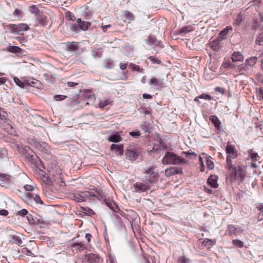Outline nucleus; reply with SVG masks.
Segmentation results:
<instances>
[{
	"instance_id": "obj_1",
	"label": "nucleus",
	"mask_w": 263,
	"mask_h": 263,
	"mask_svg": "<svg viewBox=\"0 0 263 263\" xmlns=\"http://www.w3.org/2000/svg\"><path fill=\"white\" fill-rule=\"evenodd\" d=\"M185 162V160L172 152H167L166 153L162 160V163L163 165L172 164L178 165Z\"/></svg>"
},
{
	"instance_id": "obj_2",
	"label": "nucleus",
	"mask_w": 263,
	"mask_h": 263,
	"mask_svg": "<svg viewBox=\"0 0 263 263\" xmlns=\"http://www.w3.org/2000/svg\"><path fill=\"white\" fill-rule=\"evenodd\" d=\"M47 181L49 183H54L61 186L65 185V183L61 177V170L59 168L55 170L54 168H50L48 171V176L47 177Z\"/></svg>"
},
{
	"instance_id": "obj_3",
	"label": "nucleus",
	"mask_w": 263,
	"mask_h": 263,
	"mask_svg": "<svg viewBox=\"0 0 263 263\" xmlns=\"http://www.w3.org/2000/svg\"><path fill=\"white\" fill-rule=\"evenodd\" d=\"M153 182L149 178H145L141 182H137L133 185L134 190L136 192H146L151 189Z\"/></svg>"
},
{
	"instance_id": "obj_4",
	"label": "nucleus",
	"mask_w": 263,
	"mask_h": 263,
	"mask_svg": "<svg viewBox=\"0 0 263 263\" xmlns=\"http://www.w3.org/2000/svg\"><path fill=\"white\" fill-rule=\"evenodd\" d=\"M237 157V154L236 151L227 154L226 167L230 171L231 176L237 175L236 168L232 164V159Z\"/></svg>"
},
{
	"instance_id": "obj_5",
	"label": "nucleus",
	"mask_w": 263,
	"mask_h": 263,
	"mask_svg": "<svg viewBox=\"0 0 263 263\" xmlns=\"http://www.w3.org/2000/svg\"><path fill=\"white\" fill-rule=\"evenodd\" d=\"M82 194L85 200L86 199L90 200L93 197H95L99 200L104 198V194L102 192L96 190L83 192Z\"/></svg>"
},
{
	"instance_id": "obj_6",
	"label": "nucleus",
	"mask_w": 263,
	"mask_h": 263,
	"mask_svg": "<svg viewBox=\"0 0 263 263\" xmlns=\"http://www.w3.org/2000/svg\"><path fill=\"white\" fill-rule=\"evenodd\" d=\"M13 183V178L9 175L0 173V185L6 188Z\"/></svg>"
},
{
	"instance_id": "obj_7",
	"label": "nucleus",
	"mask_w": 263,
	"mask_h": 263,
	"mask_svg": "<svg viewBox=\"0 0 263 263\" xmlns=\"http://www.w3.org/2000/svg\"><path fill=\"white\" fill-rule=\"evenodd\" d=\"M9 27L12 29L13 32L16 33H21L22 31L29 30V26L26 24H19L17 25L10 24Z\"/></svg>"
},
{
	"instance_id": "obj_8",
	"label": "nucleus",
	"mask_w": 263,
	"mask_h": 263,
	"mask_svg": "<svg viewBox=\"0 0 263 263\" xmlns=\"http://www.w3.org/2000/svg\"><path fill=\"white\" fill-rule=\"evenodd\" d=\"M139 154V153L133 148H128L125 152L126 158L132 161L137 159Z\"/></svg>"
},
{
	"instance_id": "obj_9",
	"label": "nucleus",
	"mask_w": 263,
	"mask_h": 263,
	"mask_svg": "<svg viewBox=\"0 0 263 263\" xmlns=\"http://www.w3.org/2000/svg\"><path fill=\"white\" fill-rule=\"evenodd\" d=\"M182 174V170L180 167L172 166L165 170V175L167 177L176 175Z\"/></svg>"
},
{
	"instance_id": "obj_10",
	"label": "nucleus",
	"mask_w": 263,
	"mask_h": 263,
	"mask_svg": "<svg viewBox=\"0 0 263 263\" xmlns=\"http://www.w3.org/2000/svg\"><path fill=\"white\" fill-rule=\"evenodd\" d=\"M141 128L145 132H147L149 133H151L154 128L153 123L152 119L146 121H143L141 125Z\"/></svg>"
},
{
	"instance_id": "obj_11",
	"label": "nucleus",
	"mask_w": 263,
	"mask_h": 263,
	"mask_svg": "<svg viewBox=\"0 0 263 263\" xmlns=\"http://www.w3.org/2000/svg\"><path fill=\"white\" fill-rule=\"evenodd\" d=\"M66 50L69 52H75L79 50L80 45L78 42H72L66 43Z\"/></svg>"
},
{
	"instance_id": "obj_12",
	"label": "nucleus",
	"mask_w": 263,
	"mask_h": 263,
	"mask_svg": "<svg viewBox=\"0 0 263 263\" xmlns=\"http://www.w3.org/2000/svg\"><path fill=\"white\" fill-rule=\"evenodd\" d=\"M194 30V27L191 25H189L183 26L179 29L175 31V34L176 35L185 34L189 32L193 31Z\"/></svg>"
},
{
	"instance_id": "obj_13",
	"label": "nucleus",
	"mask_w": 263,
	"mask_h": 263,
	"mask_svg": "<svg viewBox=\"0 0 263 263\" xmlns=\"http://www.w3.org/2000/svg\"><path fill=\"white\" fill-rule=\"evenodd\" d=\"M110 149L114 151L117 156H122L123 154V146L122 144H112L110 145Z\"/></svg>"
},
{
	"instance_id": "obj_14",
	"label": "nucleus",
	"mask_w": 263,
	"mask_h": 263,
	"mask_svg": "<svg viewBox=\"0 0 263 263\" xmlns=\"http://www.w3.org/2000/svg\"><path fill=\"white\" fill-rule=\"evenodd\" d=\"M148 84L150 86L158 87V89H160L162 87L163 82L155 77H152L148 81Z\"/></svg>"
},
{
	"instance_id": "obj_15",
	"label": "nucleus",
	"mask_w": 263,
	"mask_h": 263,
	"mask_svg": "<svg viewBox=\"0 0 263 263\" xmlns=\"http://www.w3.org/2000/svg\"><path fill=\"white\" fill-rule=\"evenodd\" d=\"M85 259L89 263H97L99 261V257L96 254L90 253L85 255Z\"/></svg>"
},
{
	"instance_id": "obj_16",
	"label": "nucleus",
	"mask_w": 263,
	"mask_h": 263,
	"mask_svg": "<svg viewBox=\"0 0 263 263\" xmlns=\"http://www.w3.org/2000/svg\"><path fill=\"white\" fill-rule=\"evenodd\" d=\"M38 24L41 26L45 27L48 23L47 17L44 14H39L37 16Z\"/></svg>"
},
{
	"instance_id": "obj_17",
	"label": "nucleus",
	"mask_w": 263,
	"mask_h": 263,
	"mask_svg": "<svg viewBox=\"0 0 263 263\" xmlns=\"http://www.w3.org/2000/svg\"><path fill=\"white\" fill-rule=\"evenodd\" d=\"M77 22L79 25L80 29L83 31H86L91 25L90 22L82 21L81 18H78Z\"/></svg>"
},
{
	"instance_id": "obj_18",
	"label": "nucleus",
	"mask_w": 263,
	"mask_h": 263,
	"mask_svg": "<svg viewBox=\"0 0 263 263\" xmlns=\"http://www.w3.org/2000/svg\"><path fill=\"white\" fill-rule=\"evenodd\" d=\"M200 99L211 101L213 99V97L209 94L202 93L200 96L196 97L194 99V101L196 103H197L198 104H200L201 102L199 100Z\"/></svg>"
},
{
	"instance_id": "obj_19",
	"label": "nucleus",
	"mask_w": 263,
	"mask_h": 263,
	"mask_svg": "<svg viewBox=\"0 0 263 263\" xmlns=\"http://www.w3.org/2000/svg\"><path fill=\"white\" fill-rule=\"evenodd\" d=\"M243 55L238 51H235L232 54L231 59L233 62H241L243 60Z\"/></svg>"
},
{
	"instance_id": "obj_20",
	"label": "nucleus",
	"mask_w": 263,
	"mask_h": 263,
	"mask_svg": "<svg viewBox=\"0 0 263 263\" xmlns=\"http://www.w3.org/2000/svg\"><path fill=\"white\" fill-rule=\"evenodd\" d=\"M10 241L13 243H15L18 246H21L22 243V240L21 238L17 235H10L9 236Z\"/></svg>"
},
{
	"instance_id": "obj_21",
	"label": "nucleus",
	"mask_w": 263,
	"mask_h": 263,
	"mask_svg": "<svg viewBox=\"0 0 263 263\" xmlns=\"http://www.w3.org/2000/svg\"><path fill=\"white\" fill-rule=\"evenodd\" d=\"M217 177L216 176H211L208 179V183L209 185L213 188H217L218 184L217 182Z\"/></svg>"
},
{
	"instance_id": "obj_22",
	"label": "nucleus",
	"mask_w": 263,
	"mask_h": 263,
	"mask_svg": "<svg viewBox=\"0 0 263 263\" xmlns=\"http://www.w3.org/2000/svg\"><path fill=\"white\" fill-rule=\"evenodd\" d=\"M166 148V146L165 145V144H164L163 141L160 140L159 142V143H158V144L155 143L154 144V145L153 146V149L152 150V152H155L158 151V150L165 149Z\"/></svg>"
},
{
	"instance_id": "obj_23",
	"label": "nucleus",
	"mask_w": 263,
	"mask_h": 263,
	"mask_svg": "<svg viewBox=\"0 0 263 263\" xmlns=\"http://www.w3.org/2000/svg\"><path fill=\"white\" fill-rule=\"evenodd\" d=\"M105 196H104V197ZM104 200L105 204L111 210H112L114 212H117L118 210L117 206L116 205L115 203L113 201H109L104 198L102 199Z\"/></svg>"
},
{
	"instance_id": "obj_24",
	"label": "nucleus",
	"mask_w": 263,
	"mask_h": 263,
	"mask_svg": "<svg viewBox=\"0 0 263 263\" xmlns=\"http://www.w3.org/2000/svg\"><path fill=\"white\" fill-rule=\"evenodd\" d=\"M209 47L215 51H218L220 48L219 42L218 40H213L209 43Z\"/></svg>"
},
{
	"instance_id": "obj_25",
	"label": "nucleus",
	"mask_w": 263,
	"mask_h": 263,
	"mask_svg": "<svg viewBox=\"0 0 263 263\" xmlns=\"http://www.w3.org/2000/svg\"><path fill=\"white\" fill-rule=\"evenodd\" d=\"M210 120L214 125L215 128L217 129H219L220 127L221 122L218 119L217 116H210Z\"/></svg>"
},
{
	"instance_id": "obj_26",
	"label": "nucleus",
	"mask_w": 263,
	"mask_h": 263,
	"mask_svg": "<svg viewBox=\"0 0 263 263\" xmlns=\"http://www.w3.org/2000/svg\"><path fill=\"white\" fill-rule=\"evenodd\" d=\"M83 96L85 99H95V95H94L93 92L89 89L85 90L83 92Z\"/></svg>"
},
{
	"instance_id": "obj_27",
	"label": "nucleus",
	"mask_w": 263,
	"mask_h": 263,
	"mask_svg": "<svg viewBox=\"0 0 263 263\" xmlns=\"http://www.w3.org/2000/svg\"><path fill=\"white\" fill-rule=\"evenodd\" d=\"M257 58L256 57H252L249 59H247L246 60V65H248L250 66H254L257 62Z\"/></svg>"
},
{
	"instance_id": "obj_28",
	"label": "nucleus",
	"mask_w": 263,
	"mask_h": 263,
	"mask_svg": "<svg viewBox=\"0 0 263 263\" xmlns=\"http://www.w3.org/2000/svg\"><path fill=\"white\" fill-rule=\"evenodd\" d=\"M114 61L110 59H107L104 61V66L107 69H111L114 67Z\"/></svg>"
},
{
	"instance_id": "obj_29",
	"label": "nucleus",
	"mask_w": 263,
	"mask_h": 263,
	"mask_svg": "<svg viewBox=\"0 0 263 263\" xmlns=\"http://www.w3.org/2000/svg\"><path fill=\"white\" fill-rule=\"evenodd\" d=\"M129 67L131 68V69L133 71H137L140 72H144V69L143 68L140 67V66L135 64L130 63L129 64Z\"/></svg>"
},
{
	"instance_id": "obj_30",
	"label": "nucleus",
	"mask_w": 263,
	"mask_h": 263,
	"mask_svg": "<svg viewBox=\"0 0 263 263\" xmlns=\"http://www.w3.org/2000/svg\"><path fill=\"white\" fill-rule=\"evenodd\" d=\"M111 101H110L109 99H105L100 101L98 104V106L99 108H103L106 106L110 104L111 103Z\"/></svg>"
},
{
	"instance_id": "obj_31",
	"label": "nucleus",
	"mask_w": 263,
	"mask_h": 263,
	"mask_svg": "<svg viewBox=\"0 0 263 263\" xmlns=\"http://www.w3.org/2000/svg\"><path fill=\"white\" fill-rule=\"evenodd\" d=\"M212 158L210 156H206V163L209 170H212L214 167V163L212 160Z\"/></svg>"
},
{
	"instance_id": "obj_32",
	"label": "nucleus",
	"mask_w": 263,
	"mask_h": 263,
	"mask_svg": "<svg viewBox=\"0 0 263 263\" xmlns=\"http://www.w3.org/2000/svg\"><path fill=\"white\" fill-rule=\"evenodd\" d=\"M124 16L129 21H133L135 20L134 15L128 11H124L123 12Z\"/></svg>"
},
{
	"instance_id": "obj_33",
	"label": "nucleus",
	"mask_w": 263,
	"mask_h": 263,
	"mask_svg": "<svg viewBox=\"0 0 263 263\" xmlns=\"http://www.w3.org/2000/svg\"><path fill=\"white\" fill-rule=\"evenodd\" d=\"M108 140L110 142H118L121 140V137L118 134H114L109 137Z\"/></svg>"
},
{
	"instance_id": "obj_34",
	"label": "nucleus",
	"mask_w": 263,
	"mask_h": 263,
	"mask_svg": "<svg viewBox=\"0 0 263 263\" xmlns=\"http://www.w3.org/2000/svg\"><path fill=\"white\" fill-rule=\"evenodd\" d=\"M216 243V240L214 239H205L202 241V244L205 246L211 247Z\"/></svg>"
},
{
	"instance_id": "obj_35",
	"label": "nucleus",
	"mask_w": 263,
	"mask_h": 263,
	"mask_svg": "<svg viewBox=\"0 0 263 263\" xmlns=\"http://www.w3.org/2000/svg\"><path fill=\"white\" fill-rule=\"evenodd\" d=\"M7 50L12 53H18L21 52L22 49L17 46H10L8 47Z\"/></svg>"
},
{
	"instance_id": "obj_36",
	"label": "nucleus",
	"mask_w": 263,
	"mask_h": 263,
	"mask_svg": "<svg viewBox=\"0 0 263 263\" xmlns=\"http://www.w3.org/2000/svg\"><path fill=\"white\" fill-rule=\"evenodd\" d=\"M232 30V27L230 26L226 27V28L221 31L220 34L222 39H225V36L228 34L230 31Z\"/></svg>"
},
{
	"instance_id": "obj_37",
	"label": "nucleus",
	"mask_w": 263,
	"mask_h": 263,
	"mask_svg": "<svg viewBox=\"0 0 263 263\" xmlns=\"http://www.w3.org/2000/svg\"><path fill=\"white\" fill-rule=\"evenodd\" d=\"M73 199L78 202H81L85 201V199H84L82 193L80 194H74L73 196Z\"/></svg>"
},
{
	"instance_id": "obj_38",
	"label": "nucleus",
	"mask_w": 263,
	"mask_h": 263,
	"mask_svg": "<svg viewBox=\"0 0 263 263\" xmlns=\"http://www.w3.org/2000/svg\"><path fill=\"white\" fill-rule=\"evenodd\" d=\"M243 19L242 14L241 13H239L237 16V18L234 21L233 25L235 26H238L240 24Z\"/></svg>"
},
{
	"instance_id": "obj_39",
	"label": "nucleus",
	"mask_w": 263,
	"mask_h": 263,
	"mask_svg": "<svg viewBox=\"0 0 263 263\" xmlns=\"http://www.w3.org/2000/svg\"><path fill=\"white\" fill-rule=\"evenodd\" d=\"M249 156L253 162L256 161L257 158L258 157V154L253 152V149H251L248 152Z\"/></svg>"
},
{
	"instance_id": "obj_40",
	"label": "nucleus",
	"mask_w": 263,
	"mask_h": 263,
	"mask_svg": "<svg viewBox=\"0 0 263 263\" xmlns=\"http://www.w3.org/2000/svg\"><path fill=\"white\" fill-rule=\"evenodd\" d=\"M238 230L237 228H236L233 225H229L228 226V230L229 232V233L231 234H234L235 235L238 234V232H236V230Z\"/></svg>"
},
{
	"instance_id": "obj_41",
	"label": "nucleus",
	"mask_w": 263,
	"mask_h": 263,
	"mask_svg": "<svg viewBox=\"0 0 263 263\" xmlns=\"http://www.w3.org/2000/svg\"><path fill=\"white\" fill-rule=\"evenodd\" d=\"M177 262L178 263H191V260L184 256L180 257Z\"/></svg>"
},
{
	"instance_id": "obj_42",
	"label": "nucleus",
	"mask_w": 263,
	"mask_h": 263,
	"mask_svg": "<svg viewBox=\"0 0 263 263\" xmlns=\"http://www.w3.org/2000/svg\"><path fill=\"white\" fill-rule=\"evenodd\" d=\"M15 84L21 88H24L25 87L24 83L21 81L18 78L14 77L13 78Z\"/></svg>"
},
{
	"instance_id": "obj_43",
	"label": "nucleus",
	"mask_w": 263,
	"mask_h": 263,
	"mask_svg": "<svg viewBox=\"0 0 263 263\" xmlns=\"http://www.w3.org/2000/svg\"><path fill=\"white\" fill-rule=\"evenodd\" d=\"M235 151L234 146L230 144L229 143H228L226 147L227 154H230Z\"/></svg>"
},
{
	"instance_id": "obj_44",
	"label": "nucleus",
	"mask_w": 263,
	"mask_h": 263,
	"mask_svg": "<svg viewBox=\"0 0 263 263\" xmlns=\"http://www.w3.org/2000/svg\"><path fill=\"white\" fill-rule=\"evenodd\" d=\"M256 43L260 46L263 45V33L258 35L256 40Z\"/></svg>"
},
{
	"instance_id": "obj_45",
	"label": "nucleus",
	"mask_w": 263,
	"mask_h": 263,
	"mask_svg": "<svg viewBox=\"0 0 263 263\" xmlns=\"http://www.w3.org/2000/svg\"><path fill=\"white\" fill-rule=\"evenodd\" d=\"M70 29L72 31L77 32V33L79 32L80 30L79 25L78 26L77 25H76L75 24H71L70 25Z\"/></svg>"
},
{
	"instance_id": "obj_46",
	"label": "nucleus",
	"mask_w": 263,
	"mask_h": 263,
	"mask_svg": "<svg viewBox=\"0 0 263 263\" xmlns=\"http://www.w3.org/2000/svg\"><path fill=\"white\" fill-rule=\"evenodd\" d=\"M153 63H156L158 64H161V61L160 60L158 59L156 57L154 56H150L148 58Z\"/></svg>"
},
{
	"instance_id": "obj_47",
	"label": "nucleus",
	"mask_w": 263,
	"mask_h": 263,
	"mask_svg": "<svg viewBox=\"0 0 263 263\" xmlns=\"http://www.w3.org/2000/svg\"><path fill=\"white\" fill-rule=\"evenodd\" d=\"M144 173L148 175V177H146V178H150L151 179V175L154 173L153 167H149L148 170H146Z\"/></svg>"
},
{
	"instance_id": "obj_48",
	"label": "nucleus",
	"mask_w": 263,
	"mask_h": 263,
	"mask_svg": "<svg viewBox=\"0 0 263 263\" xmlns=\"http://www.w3.org/2000/svg\"><path fill=\"white\" fill-rule=\"evenodd\" d=\"M30 11L35 14H37L39 13V9L36 7L35 5H32L29 7Z\"/></svg>"
},
{
	"instance_id": "obj_49",
	"label": "nucleus",
	"mask_w": 263,
	"mask_h": 263,
	"mask_svg": "<svg viewBox=\"0 0 263 263\" xmlns=\"http://www.w3.org/2000/svg\"><path fill=\"white\" fill-rule=\"evenodd\" d=\"M214 90L216 92L220 93L221 95H224L226 93L225 89L224 88L220 87V86L216 87L214 88Z\"/></svg>"
},
{
	"instance_id": "obj_50",
	"label": "nucleus",
	"mask_w": 263,
	"mask_h": 263,
	"mask_svg": "<svg viewBox=\"0 0 263 263\" xmlns=\"http://www.w3.org/2000/svg\"><path fill=\"white\" fill-rule=\"evenodd\" d=\"M232 242L234 245L238 246L239 248H242L244 245L243 242L238 239L233 240Z\"/></svg>"
},
{
	"instance_id": "obj_51",
	"label": "nucleus",
	"mask_w": 263,
	"mask_h": 263,
	"mask_svg": "<svg viewBox=\"0 0 263 263\" xmlns=\"http://www.w3.org/2000/svg\"><path fill=\"white\" fill-rule=\"evenodd\" d=\"M147 41L148 43L155 44L157 41V39L155 36L149 35L147 39Z\"/></svg>"
},
{
	"instance_id": "obj_52",
	"label": "nucleus",
	"mask_w": 263,
	"mask_h": 263,
	"mask_svg": "<svg viewBox=\"0 0 263 263\" xmlns=\"http://www.w3.org/2000/svg\"><path fill=\"white\" fill-rule=\"evenodd\" d=\"M33 200L36 203L41 204H43V202L41 200L40 197L37 195L35 194L34 196H33Z\"/></svg>"
},
{
	"instance_id": "obj_53",
	"label": "nucleus",
	"mask_w": 263,
	"mask_h": 263,
	"mask_svg": "<svg viewBox=\"0 0 263 263\" xmlns=\"http://www.w3.org/2000/svg\"><path fill=\"white\" fill-rule=\"evenodd\" d=\"M66 17L71 21H74L75 19L74 15L70 11L67 12L66 14Z\"/></svg>"
},
{
	"instance_id": "obj_54",
	"label": "nucleus",
	"mask_w": 263,
	"mask_h": 263,
	"mask_svg": "<svg viewBox=\"0 0 263 263\" xmlns=\"http://www.w3.org/2000/svg\"><path fill=\"white\" fill-rule=\"evenodd\" d=\"M260 24L257 21L255 20L252 24V28L253 30H256L260 28Z\"/></svg>"
},
{
	"instance_id": "obj_55",
	"label": "nucleus",
	"mask_w": 263,
	"mask_h": 263,
	"mask_svg": "<svg viewBox=\"0 0 263 263\" xmlns=\"http://www.w3.org/2000/svg\"><path fill=\"white\" fill-rule=\"evenodd\" d=\"M7 151L5 149H3L0 151V159H3L7 156Z\"/></svg>"
},
{
	"instance_id": "obj_56",
	"label": "nucleus",
	"mask_w": 263,
	"mask_h": 263,
	"mask_svg": "<svg viewBox=\"0 0 263 263\" xmlns=\"http://www.w3.org/2000/svg\"><path fill=\"white\" fill-rule=\"evenodd\" d=\"M27 214H28V211L26 209H22V210L18 211L17 213V215H20V216H24L26 215Z\"/></svg>"
},
{
	"instance_id": "obj_57",
	"label": "nucleus",
	"mask_w": 263,
	"mask_h": 263,
	"mask_svg": "<svg viewBox=\"0 0 263 263\" xmlns=\"http://www.w3.org/2000/svg\"><path fill=\"white\" fill-rule=\"evenodd\" d=\"M66 98V96L64 95H55L54 97V99L55 101H61L63 100Z\"/></svg>"
},
{
	"instance_id": "obj_58",
	"label": "nucleus",
	"mask_w": 263,
	"mask_h": 263,
	"mask_svg": "<svg viewBox=\"0 0 263 263\" xmlns=\"http://www.w3.org/2000/svg\"><path fill=\"white\" fill-rule=\"evenodd\" d=\"M129 134L134 138H138L140 135L139 131H133L130 132Z\"/></svg>"
},
{
	"instance_id": "obj_59",
	"label": "nucleus",
	"mask_w": 263,
	"mask_h": 263,
	"mask_svg": "<svg viewBox=\"0 0 263 263\" xmlns=\"http://www.w3.org/2000/svg\"><path fill=\"white\" fill-rule=\"evenodd\" d=\"M35 194L33 193H27L26 195V197L27 198V201H29V200L32 199H33V196H34Z\"/></svg>"
},
{
	"instance_id": "obj_60",
	"label": "nucleus",
	"mask_w": 263,
	"mask_h": 263,
	"mask_svg": "<svg viewBox=\"0 0 263 263\" xmlns=\"http://www.w3.org/2000/svg\"><path fill=\"white\" fill-rule=\"evenodd\" d=\"M24 188L27 191H32L33 190V187L31 185L26 184L24 186Z\"/></svg>"
},
{
	"instance_id": "obj_61",
	"label": "nucleus",
	"mask_w": 263,
	"mask_h": 263,
	"mask_svg": "<svg viewBox=\"0 0 263 263\" xmlns=\"http://www.w3.org/2000/svg\"><path fill=\"white\" fill-rule=\"evenodd\" d=\"M24 249L25 250L24 253H25L27 255L30 256H34L33 254L32 253V252L30 250H28L27 248H24Z\"/></svg>"
},
{
	"instance_id": "obj_62",
	"label": "nucleus",
	"mask_w": 263,
	"mask_h": 263,
	"mask_svg": "<svg viewBox=\"0 0 263 263\" xmlns=\"http://www.w3.org/2000/svg\"><path fill=\"white\" fill-rule=\"evenodd\" d=\"M142 97L143 99H151L153 98L152 95L146 93H144L142 95Z\"/></svg>"
},
{
	"instance_id": "obj_63",
	"label": "nucleus",
	"mask_w": 263,
	"mask_h": 263,
	"mask_svg": "<svg viewBox=\"0 0 263 263\" xmlns=\"http://www.w3.org/2000/svg\"><path fill=\"white\" fill-rule=\"evenodd\" d=\"M67 85L69 87H74L78 85V83L73 82H68Z\"/></svg>"
},
{
	"instance_id": "obj_64",
	"label": "nucleus",
	"mask_w": 263,
	"mask_h": 263,
	"mask_svg": "<svg viewBox=\"0 0 263 263\" xmlns=\"http://www.w3.org/2000/svg\"><path fill=\"white\" fill-rule=\"evenodd\" d=\"M84 243L83 242H77L74 243L72 245L73 247H76L77 246L78 247V248H80L82 247H83Z\"/></svg>"
}]
</instances>
